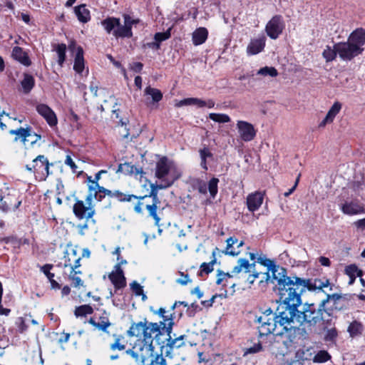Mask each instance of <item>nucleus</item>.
I'll use <instances>...</instances> for the list:
<instances>
[{"label":"nucleus","instance_id":"f257e3e1","mask_svg":"<svg viewBox=\"0 0 365 365\" xmlns=\"http://www.w3.org/2000/svg\"><path fill=\"white\" fill-rule=\"evenodd\" d=\"M279 302L274 318H268L266 314L257 318V322L259 324V336L273 334L275 336L285 335L290 339L295 333L297 327L294 324V318L297 312L299 313L297 308L302 303L301 297L296 292L292 293L289 294V298L286 299L279 296Z\"/></svg>","mask_w":365,"mask_h":365},{"label":"nucleus","instance_id":"f03ea898","mask_svg":"<svg viewBox=\"0 0 365 365\" xmlns=\"http://www.w3.org/2000/svg\"><path fill=\"white\" fill-rule=\"evenodd\" d=\"M262 264L267 267V269L262 274V277L259 282L261 289H265L269 283L276 284L279 296H282L284 299L289 298V294L296 292L298 277L287 276L284 268L276 265L269 259Z\"/></svg>","mask_w":365,"mask_h":365},{"label":"nucleus","instance_id":"7ed1b4c3","mask_svg":"<svg viewBox=\"0 0 365 365\" xmlns=\"http://www.w3.org/2000/svg\"><path fill=\"white\" fill-rule=\"evenodd\" d=\"M364 44L365 30L357 29L349 35L347 41L336 43V48L341 60L349 61L363 52Z\"/></svg>","mask_w":365,"mask_h":365},{"label":"nucleus","instance_id":"20e7f679","mask_svg":"<svg viewBox=\"0 0 365 365\" xmlns=\"http://www.w3.org/2000/svg\"><path fill=\"white\" fill-rule=\"evenodd\" d=\"M331 295H328L327 299L322 300L317 307L314 304H306L302 312H299L297 320L301 324L315 326L320 321L331 324V317L329 312L324 309L326 303L329 301Z\"/></svg>","mask_w":365,"mask_h":365},{"label":"nucleus","instance_id":"39448f33","mask_svg":"<svg viewBox=\"0 0 365 365\" xmlns=\"http://www.w3.org/2000/svg\"><path fill=\"white\" fill-rule=\"evenodd\" d=\"M124 24L121 25L120 19L108 17L102 21L101 24L108 34H113L115 38H131L132 26L139 23L138 19H133L128 14L123 15Z\"/></svg>","mask_w":365,"mask_h":365},{"label":"nucleus","instance_id":"423d86ee","mask_svg":"<svg viewBox=\"0 0 365 365\" xmlns=\"http://www.w3.org/2000/svg\"><path fill=\"white\" fill-rule=\"evenodd\" d=\"M155 175L160 182L170 187L180 178L181 171L172 160L163 157L156 163Z\"/></svg>","mask_w":365,"mask_h":365},{"label":"nucleus","instance_id":"0eeeda50","mask_svg":"<svg viewBox=\"0 0 365 365\" xmlns=\"http://www.w3.org/2000/svg\"><path fill=\"white\" fill-rule=\"evenodd\" d=\"M113 194L115 197L121 202H130L133 199L136 200L137 202L134 205V210L135 212L140 214L143 212V207H145L148 212L149 217H152L155 221V225L160 227V217L157 213V209L148 200V197L141 196L138 197L135 195H125L118 190L114 191Z\"/></svg>","mask_w":365,"mask_h":365},{"label":"nucleus","instance_id":"6e6552de","mask_svg":"<svg viewBox=\"0 0 365 365\" xmlns=\"http://www.w3.org/2000/svg\"><path fill=\"white\" fill-rule=\"evenodd\" d=\"M154 346L153 344L140 341L125 353L130 356L136 363L144 364L149 359H152L154 354Z\"/></svg>","mask_w":365,"mask_h":365},{"label":"nucleus","instance_id":"1a4fd4ad","mask_svg":"<svg viewBox=\"0 0 365 365\" xmlns=\"http://www.w3.org/2000/svg\"><path fill=\"white\" fill-rule=\"evenodd\" d=\"M184 336H180L176 339H167L166 345H162L160 347V354H157L150 360L148 365H168L166 359L163 354L169 356L172 354L174 348H180L183 345V342L180 341L183 339Z\"/></svg>","mask_w":365,"mask_h":365},{"label":"nucleus","instance_id":"9d476101","mask_svg":"<svg viewBox=\"0 0 365 365\" xmlns=\"http://www.w3.org/2000/svg\"><path fill=\"white\" fill-rule=\"evenodd\" d=\"M329 284V280L327 278L305 279L298 277L296 293L299 294V296L301 297L306 289L309 291L322 290L324 287H327Z\"/></svg>","mask_w":365,"mask_h":365},{"label":"nucleus","instance_id":"9b49d317","mask_svg":"<svg viewBox=\"0 0 365 365\" xmlns=\"http://www.w3.org/2000/svg\"><path fill=\"white\" fill-rule=\"evenodd\" d=\"M73 211L76 217L80 220L86 219L88 220L95 215L94 205L93 199L89 198L87 195L86 201L76 200L73 207Z\"/></svg>","mask_w":365,"mask_h":365},{"label":"nucleus","instance_id":"f8f14e48","mask_svg":"<svg viewBox=\"0 0 365 365\" xmlns=\"http://www.w3.org/2000/svg\"><path fill=\"white\" fill-rule=\"evenodd\" d=\"M63 267H70L72 269H78L81 267V255L78 252V247L68 244L64 251L63 257Z\"/></svg>","mask_w":365,"mask_h":365},{"label":"nucleus","instance_id":"ddd939ff","mask_svg":"<svg viewBox=\"0 0 365 365\" xmlns=\"http://www.w3.org/2000/svg\"><path fill=\"white\" fill-rule=\"evenodd\" d=\"M285 27L282 16H274L266 24L265 31L272 39H277L282 33Z\"/></svg>","mask_w":365,"mask_h":365},{"label":"nucleus","instance_id":"4468645a","mask_svg":"<svg viewBox=\"0 0 365 365\" xmlns=\"http://www.w3.org/2000/svg\"><path fill=\"white\" fill-rule=\"evenodd\" d=\"M341 210L347 215H357L365 213L364 205L357 199L346 200L341 205Z\"/></svg>","mask_w":365,"mask_h":365},{"label":"nucleus","instance_id":"2eb2a0df","mask_svg":"<svg viewBox=\"0 0 365 365\" xmlns=\"http://www.w3.org/2000/svg\"><path fill=\"white\" fill-rule=\"evenodd\" d=\"M236 126L242 140L249 142L255 138L256 130L252 124L245 120H238Z\"/></svg>","mask_w":365,"mask_h":365},{"label":"nucleus","instance_id":"dca6fc26","mask_svg":"<svg viewBox=\"0 0 365 365\" xmlns=\"http://www.w3.org/2000/svg\"><path fill=\"white\" fill-rule=\"evenodd\" d=\"M161 334L160 325L156 322H149L145 321L143 334L142 335V341L153 344L154 337L158 340V337Z\"/></svg>","mask_w":365,"mask_h":365},{"label":"nucleus","instance_id":"f3484780","mask_svg":"<svg viewBox=\"0 0 365 365\" xmlns=\"http://www.w3.org/2000/svg\"><path fill=\"white\" fill-rule=\"evenodd\" d=\"M154 313L163 318V321L159 323L160 328L163 330L165 329L168 336V339H172L170 333L174 325L173 313L170 312V311H167L162 307L158 310L155 311Z\"/></svg>","mask_w":365,"mask_h":365},{"label":"nucleus","instance_id":"a211bd4d","mask_svg":"<svg viewBox=\"0 0 365 365\" xmlns=\"http://www.w3.org/2000/svg\"><path fill=\"white\" fill-rule=\"evenodd\" d=\"M26 169L31 173H41L45 171L48 175L49 163L46 157L43 155H38L32 162V165H26Z\"/></svg>","mask_w":365,"mask_h":365},{"label":"nucleus","instance_id":"6ab92c4d","mask_svg":"<svg viewBox=\"0 0 365 365\" xmlns=\"http://www.w3.org/2000/svg\"><path fill=\"white\" fill-rule=\"evenodd\" d=\"M36 111L41 115L50 126H55L58 123L54 111L46 104L39 103L36 106Z\"/></svg>","mask_w":365,"mask_h":365},{"label":"nucleus","instance_id":"aec40b11","mask_svg":"<svg viewBox=\"0 0 365 365\" xmlns=\"http://www.w3.org/2000/svg\"><path fill=\"white\" fill-rule=\"evenodd\" d=\"M114 192L107 190L103 187L100 186L98 184H88V199L92 198L101 200L106 195L115 197Z\"/></svg>","mask_w":365,"mask_h":365},{"label":"nucleus","instance_id":"412c9836","mask_svg":"<svg viewBox=\"0 0 365 365\" xmlns=\"http://www.w3.org/2000/svg\"><path fill=\"white\" fill-rule=\"evenodd\" d=\"M108 278L116 289H121L126 285L125 278L120 264L115 265L114 270L108 275Z\"/></svg>","mask_w":365,"mask_h":365},{"label":"nucleus","instance_id":"4be33fe9","mask_svg":"<svg viewBox=\"0 0 365 365\" xmlns=\"http://www.w3.org/2000/svg\"><path fill=\"white\" fill-rule=\"evenodd\" d=\"M264 200V193L259 191L250 193L247 197V206L250 212L257 210Z\"/></svg>","mask_w":365,"mask_h":365},{"label":"nucleus","instance_id":"5701e85b","mask_svg":"<svg viewBox=\"0 0 365 365\" xmlns=\"http://www.w3.org/2000/svg\"><path fill=\"white\" fill-rule=\"evenodd\" d=\"M219 180L216 178H212L208 183V185L204 182H200L197 186L198 192L201 194L205 195L209 190L210 195L212 198H215L217 191V185Z\"/></svg>","mask_w":365,"mask_h":365},{"label":"nucleus","instance_id":"b1692460","mask_svg":"<svg viewBox=\"0 0 365 365\" xmlns=\"http://www.w3.org/2000/svg\"><path fill=\"white\" fill-rule=\"evenodd\" d=\"M255 268V263H250L245 258H240L237 261V264L235 265L231 271L232 277H236L242 272L245 274L250 273Z\"/></svg>","mask_w":365,"mask_h":365},{"label":"nucleus","instance_id":"393cba45","mask_svg":"<svg viewBox=\"0 0 365 365\" xmlns=\"http://www.w3.org/2000/svg\"><path fill=\"white\" fill-rule=\"evenodd\" d=\"M169 187V186L165 185L164 183L160 182L158 183H150V191L149 195H145V197H148V200L155 206V207L158 210L160 205V200L158 198V192L159 190L165 189Z\"/></svg>","mask_w":365,"mask_h":365},{"label":"nucleus","instance_id":"a878e982","mask_svg":"<svg viewBox=\"0 0 365 365\" xmlns=\"http://www.w3.org/2000/svg\"><path fill=\"white\" fill-rule=\"evenodd\" d=\"M266 37L264 35L252 39L247 48V52L249 55H255L260 53L265 46Z\"/></svg>","mask_w":365,"mask_h":365},{"label":"nucleus","instance_id":"bb28decb","mask_svg":"<svg viewBox=\"0 0 365 365\" xmlns=\"http://www.w3.org/2000/svg\"><path fill=\"white\" fill-rule=\"evenodd\" d=\"M21 200H16L13 203V197L10 195H7L0 197V210L4 212H7L11 209L16 210L21 205Z\"/></svg>","mask_w":365,"mask_h":365},{"label":"nucleus","instance_id":"cd10ccee","mask_svg":"<svg viewBox=\"0 0 365 365\" xmlns=\"http://www.w3.org/2000/svg\"><path fill=\"white\" fill-rule=\"evenodd\" d=\"M341 108V104L339 102H335L331 108L329 110L326 117L324 120L319 123V127L323 128L327 124L331 123L334 121L336 115L339 113Z\"/></svg>","mask_w":365,"mask_h":365},{"label":"nucleus","instance_id":"c85d7f7f","mask_svg":"<svg viewBox=\"0 0 365 365\" xmlns=\"http://www.w3.org/2000/svg\"><path fill=\"white\" fill-rule=\"evenodd\" d=\"M12 56L24 66H29L31 64V61L27 53L21 47L15 46L13 48Z\"/></svg>","mask_w":365,"mask_h":365},{"label":"nucleus","instance_id":"c756f323","mask_svg":"<svg viewBox=\"0 0 365 365\" xmlns=\"http://www.w3.org/2000/svg\"><path fill=\"white\" fill-rule=\"evenodd\" d=\"M208 31L207 29L200 27L192 34V42L195 46L202 44L207 38Z\"/></svg>","mask_w":365,"mask_h":365},{"label":"nucleus","instance_id":"7c9ffc66","mask_svg":"<svg viewBox=\"0 0 365 365\" xmlns=\"http://www.w3.org/2000/svg\"><path fill=\"white\" fill-rule=\"evenodd\" d=\"M73 69L79 74H81L84 69L83 51L81 47H78L76 54Z\"/></svg>","mask_w":365,"mask_h":365},{"label":"nucleus","instance_id":"2f4dec72","mask_svg":"<svg viewBox=\"0 0 365 365\" xmlns=\"http://www.w3.org/2000/svg\"><path fill=\"white\" fill-rule=\"evenodd\" d=\"M9 133L16 135V138L14 139L15 141L21 140L22 142L25 143L26 141L29 140L27 138L31 136V128H20L16 130H11L9 131Z\"/></svg>","mask_w":365,"mask_h":365},{"label":"nucleus","instance_id":"473e14b6","mask_svg":"<svg viewBox=\"0 0 365 365\" xmlns=\"http://www.w3.org/2000/svg\"><path fill=\"white\" fill-rule=\"evenodd\" d=\"M74 11L79 21L86 23L91 19L90 11L85 5L75 7Z\"/></svg>","mask_w":365,"mask_h":365},{"label":"nucleus","instance_id":"72a5a7b5","mask_svg":"<svg viewBox=\"0 0 365 365\" xmlns=\"http://www.w3.org/2000/svg\"><path fill=\"white\" fill-rule=\"evenodd\" d=\"M145 324V322H139L137 323H132L130 329L128 331V336L142 337Z\"/></svg>","mask_w":365,"mask_h":365},{"label":"nucleus","instance_id":"f704fd0d","mask_svg":"<svg viewBox=\"0 0 365 365\" xmlns=\"http://www.w3.org/2000/svg\"><path fill=\"white\" fill-rule=\"evenodd\" d=\"M203 101L197 98H187L177 102L175 106H195L197 108H203Z\"/></svg>","mask_w":365,"mask_h":365},{"label":"nucleus","instance_id":"c9c22d12","mask_svg":"<svg viewBox=\"0 0 365 365\" xmlns=\"http://www.w3.org/2000/svg\"><path fill=\"white\" fill-rule=\"evenodd\" d=\"M227 246L226 248L222 252L225 255H230V256H237L240 253V250H236L233 247V245L236 243H237V238L234 237H229L227 240Z\"/></svg>","mask_w":365,"mask_h":365},{"label":"nucleus","instance_id":"e433bc0d","mask_svg":"<svg viewBox=\"0 0 365 365\" xmlns=\"http://www.w3.org/2000/svg\"><path fill=\"white\" fill-rule=\"evenodd\" d=\"M144 93L145 96H148L151 98L152 103H158L163 98L162 92L160 90L155 88H151L150 86L145 88Z\"/></svg>","mask_w":365,"mask_h":365},{"label":"nucleus","instance_id":"4c0bfd02","mask_svg":"<svg viewBox=\"0 0 365 365\" xmlns=\"http://www.w3.org/2000/svg\"><path fill=\"white\" fill-rule=\"evenodd\" d=\"M364 327L361 323L354 321L351 322L348 327V332L351 337H355L360 335L363 331Z\"/></svg>","mask_w":365,"mask_h":365},{"label":"nucleus","instance_id":"58836bf2","mask_svg":"<svg viewBox=\"0 0 365 365\" xmlns=\"http://www.w3.org/2000/svg\"><path fill=\"white\" fill-rule=\"evenodd\" d=\"M34 78L29 74H24V78L21 81V86L24 93H28L34 86Z\"/></svg>","mask_w":365,"mask_h":365},{"label":"nucleus","instance_id":"ea45409f","mask_svg":"<svg viewBox=\"0 0 365 365\" xmlns=\"http://www.w3.org/2000/svg\"><path fill=\"white\" fill-rule=\"evenodd\" d=\"M78 274H81V271L78 269H71L70 274L68 275L69 279L72 281V284L75 287L82 286L83 284L81 277H78Z\"/></svg>","mask_w":365,"mask_h":365},{"label":"nucleus","instance_id":"a19ab883","mask_svg":"<svg viewBox=\"0 0 365 365\" xmlns=\"http://www.w3.org/2000/svg\"><path fill=\"white\" fill-rule=\"evenodd\" d=\"M337 54L338 51H336V44H334L333 48L327 46L322 53V56L327 62L332 61L334 60Z\"/></svg>","mask_w":365,"mask_h":365},{"label":"nucleus","instance_id":"79ce46f5","mask_svg":"<svg viewBox=\"0 0 365 365\" xmlns=\"http://www.w3.org/2000/svg\"><path fill=\"white\" fill-rule=\"evenodd\" d=\"M209 118L219 123H225L231 121L230 117L225 113H211L209 114Z\"/></svg>","mask_w":365,"mask_h":365},{"label":"nucleus","instance_id":"37998d69","mask_svg":"<svg viewBox=\"0 0 365 365\" xmlns=\"http://www.w3.org/2000/svg\"><path fill=\"white\" fill-rule=\"evenodd\" d=\"M199 153L201 159L200 165L204 170H207V158H212V154L207 148L200 149Z\"/></svg>","mask_w":365,"mask_h":365},{"label":"nucleus","instance_id":"c03bdc74","mask_svg":"<svg viewBox=\"0 0 365 365\" xmlns=\"http://www.w3.org/2000/svg\"><path fill=\"white\" fill-rule=\"evenodd\" d=\"M55 51L58 55V64L62 66L66 58V46L63 43L58 44L56 46Z\"/></svg>","mask_w":365,"mask_h":365},{"label":"nucleus","instance_id":"a18cd8bd","mask_svg":"<svg viewBox=\"0 0 365 365\" xmlns=\"http://www.w3.org/2000/svg\"><path fill=\"white\" fill-rule=\"evenodd\" d=\"M217 250H218V249L217 247L213 250V252H212L213 259H212L211 262H210L209 263L203 262L201 264L200 268H201L202 272H203L206 274H209L213 271V265L216 263L215 252Z\"/></svg>","mask_w":365,"mask_h":365},{"label":"nucleus","instance_id":"49530a36","mask_svg":"<svg viewBox=\"0 0 365 365\" xmlns=\"http://www.w3.org/2000/svg\"><path fill=\"white\" fill-rule=\"evenodd\" d=\"M93 312V309L90 305L85 304V305H82V306H80V307L76 308L75 315L76 317H83L87 314H92Z\"/></svg>","mask_w":365,"mask_h":365},{"label":"nucleus","instance_id":"de8ad7c7","mask_svg":"<svg viewBox=\"0 0 365 365\" xmlns=\"http://www.w3.org/2000/svg\"><path fill=\"white\" fill-rule=\"evenodd\" d=\"M345 273L349 277H361L362 271L356 264H350L346 267Z\"/></svg>","mask_w":365,"mask_h":365},{"label":"nucleus","instance_id":"09e8293b","mask_svg":"<svg viewBox=\"0 0 365 365\" xmlns=\"http://www.w3.org/2000/svg\"><path fill=\"white\" fill-rule=\"evenodd\" d=\"M331 359L330 354L325 350L319 351L313 359L315 363H324Z\"/></svg>","mask_w":365,"mask_h":365},{"label":"nucleus","instance_id":"8fccbe9b","mask_svg":"<svg viewBox=\"0 0 365 365\" xmlns=\"http://www.w3.org/2000/svg\"><path fill=\"white\" fill-rule=\"evenodd\" d=\"M115 337L114 343L111 344L110 348L111 350H119L122 351L125 349V345L121 343V341L123 339V336L120 335H114Z\"/></svg>","mask_w":365,"mask_h":365},{"label":"nucleus","instance_id":"3c124183","mask_svg":"<svg viewBox=\"0 0 365 365\" xmlns=\"http://www.w3.org/2000/svg\"><path fill=\"white\" fill-rule=\"evenodd\" d=\"M257 74L264 76H269L272 77H275L278 75V72H277V69L274 68V67L265 66L264 68H260L257 71Z\"/></svg>","mask_w":365,"mask_h":365},{"label":"nucleus","instance_id":"603ef678","mask_svg":"<svg viewBox=\"0 0 365 365\" xmlns=\"http://www.w3.org/2000/svg\"><path fill=\"white\" fill-rule=\"evenodd\" d=\"M231 274H232V272H230V273H229V272L225 273V272H222L220 270H218L217 271V274L216 283L217 284H222V282L224 281L227 282V279L229 278L232 277L231 276Z\"/></svg>","mask_w":365,"mask_h":365},{"label":"nucleus","instance_id":"864d4df0","mask_svg":"<svg viewBox=\"0 0 365 365\" xmlns=\"http://www.w3.org/2000/svg\"><path fill=\"white\" fill-rule=\"evenodd\" d=\"M98 323V329L101 330L104 332H108L107 329L110 326V323L107 317H101V322Z\"/></svg>","mask_w":365,"mask_h":365},{"label":"nucleus","instance_id":"5fc2aeb1","mask_svg":"<svg viewBox=\"0 0 365 365\" xmlns=\"http://www.w3.org/2000/svg\"><path fill=\"white\" fill-rule=\"evenodd\" d=\"M337 331L335 328H331L327 330L324 339L327 341H334L337 336Z\"/></svg>","mask_w":365,"mask_h":365},{"label":"nucleus","instance_id":"6e6d98bb","mask_svg":"<svg viewBox=\"0 0 365 365\" xmlns=\"http://www.w3.org/2000/svg\"><path fill=\"white\" fill-rule=\"evenodd\" d=\"M248 274H249V275L247 278V282L249 284H252L254 283V282L255 281V279L257 278H259L260 277V275L262 277L263 273L256 272L255 269L253 268V271Z\"/></svg>","mask_w":365,"mask_h":365},{"label":"nucleus","instance_id":"4d7b16f0","mask_svg":"<svg viewBox=\"0 0 365 365\" xmlns=\"http://www.w3.org/2000/svg\"><path fill=\"white\" fill-rule=\"evenodd\" d=\"M130 288L136 296H140V294H143V287L137 282H133L130 284Z\"/></svg>","mask_w":365,"mask_h":365},{"label":"nucleus","instance_id":"13d9d810","mask_svg":"<svg viewBox=\"0 0 365 365\" xmlns=\"http://www.w3.org/2000/svg\"><path fill=\"white\" fill-rule=\"evenodd\" d=\"M52 264H45L41 267V270L44 273V274L47 277L48 280L52 279L54 277V274L51 273L50 270L52 269Z\"/></svg>","mask_w":365,"mask_h":365},{"label":"nucleus","instance_id":"bf43d9fd","mask_svg":"<svg viewBox=\"0 0 365 365\" xmlns=\"http://www.w3.org/2000/svg\"><path fill=\"white\" fill-rule=\"evenodd\" d=\"M65 164L67 165L68 166H69L73 173L77 172L78 167L75 164V163L73 162V159L71 158V157L70 155H66V158L65 160Z\"/></svg>","mask_w":365,"mask_h":365},{"label":"nucleus","instance_id":"052dcab7","mask_svg":"<svg viewBox=\"0 0 365 365\" xmlns=\"http://www.w3.org/2000/svg\"><path fill=\"white\" fill-rule=\"evenodd\" d=\"M170 36V31L163 32V33H157L155 35V39L157 41H163L168 38H169Z\"/></svg>","mask_w":365,"mask_h":365},{"label":"nucleus","instance_id":"680f3d73","mask_svg":"<svg viewBox=\"0 0 365 365\" xmlns=\"http://www.w3.org/2000/svg\"><path fill=\"white\" fill-rule=\"evenodd\" d=\"M131 168H128V170H127V173H130V174H133V175H142L143 174V169L141 168H138V167H135L134 165H131Z\"/></svg>","mask_w":365,"mask_h":365},{"label":"nucleus","instance_id":"e2e57ef3","mask_svg":"<svg viewBox=\"0 0 365 365\" xmlns=\"http://www.w3.org/2000/svg\"><path fill=\"white\" fill-rule=\"evenodd\" d=\"M128 168H131V164L130 163H123V164H120L118 165V168L117 170V173H123V172H126L127 173V170H128Z\"/></svg>","mask_w":365,"mask_h":365},{"label":"nucleus","instance_id":"0e129e2a","mask_svg":"<svg viewBox=\"0 0 365 365\" xmlns=\"http://www.w3.org/2000/svg\"><path fill=\"white\" fill-rule=\"evenodd\" d=\"M70 120L73 123H76V128L78 129L80 128V125L78 123V119H79V117L77 114H76L73 111H71V113H70Z\"/></svg>","mask_w":365,"mask_h":365},{"label":"nucleus","instance_id":"69168bd1","mask_svg":"<svg viewBox=\"0 0 365 365\" xmlns=\"http://www.w3.org/2000/svg\"><path fill=\"white\" fill-rule=\"evenodd\" d=\"M217 297V295H213L209 300H205V301H202L201 302V304L205 306V307H212V304L214 303L215 302V299Z\"/></svg>","mask_w":365,"mask_h":365},{"label":"nucleus","instance_id":"338daca9","mask_svg":"<svg viewBox=\"0 0 365 365\" xmlns=\"http://www.w3.org/2000/svg\"><path fill=\"white\" fill-rule=\"evenodd\" d=\"M354 225L357 229L364 230L365 229V218L359 220L354 222Z\"/></svg>","mask_w":365,"mask_h":365},{"label":"nucleus","instance_id":"774afa93","mask_svg":"<svg viewBox=\"0 0 365 365\" xmlns=\"http://www.w3.org/2000/svg\"><path fill=\"white\" fill-rule=\"evenodd\" d=\"M319 262L322 266L325 267H329L331 264L329 259L326 257H320Z\"/></svg>","mask_w":365,"mask_h":365}]
</instances>
